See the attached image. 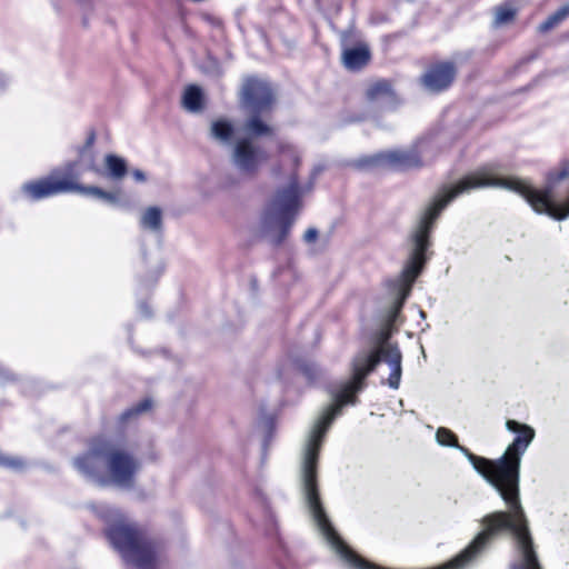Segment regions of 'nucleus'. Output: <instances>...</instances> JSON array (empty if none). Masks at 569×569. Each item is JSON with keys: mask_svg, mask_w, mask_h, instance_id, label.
I'll use <instances>...</instances> for the list:
<instances>
[{"mask_svg": "<svg viewBox=\"0 0 569 569\" xmlns=\"http://www.w3.org/2000/svg\"><path fill=\"white\" fill-rule=\"evenodd\" d=\"M73 466L88 480L100 486L112 483L130 489L140 462L117 442L100 437L91 441L86 453L73 459Z\"/></svg>", "mask_w": 569, "mask_h": 569, "instance_id": "f257e3e1", "label": "nucleus"}, {"mask_svg": "<svg viewBox=\"0 0 569 569\" xmlns=\"http://www.w3.org/2000/svg\"><path fill=\"white\" fill-rule=\"evenodd\" d=\"M303 190L296 172H291L286 187L279 188L261 217V232L272 246H280L288 237L301 208Z\"/></svg>", "mask_w": 569, "mask_h": 569, "instance_id": "f03ea898", "label": "nucleus"}, {"mask_svg": "<svg viewBox=\"0 0 569 569\" xmlns=\"http://www.w3.org/2000/svg\"><path fill=\"white\" fill-rule=\"evenodd\" d=\"M107 537L127 563L137 569H154L158 546L136 525H113L107 529Z\"/></svg>", "mask_w": 569, "mask_h": 569, "instance_id": "7ed1b4c3", "label": "nucleus"}, {"mask_svg": "<svg viewBox=\"0 0 569 569\" xmlns=\"http://www.w3.org/2000/svg\"><path fill=\"white\" fill-rule=\"evenodd\" d=\"M431 141L421 139L408 149H396L379 152L372 157L362 159L361 167H385L391 170L405 171L420 168L425 159H429Z\"/></svg>", "mask_w": 569, "mask_h": 569, "instance_id": "20e7f679", "label": "nucleus"}, {"mask_svg": "<svg viewBox=\"0 0 569 569\" xmlns=\"http://www.w3.org/2000/svg\"><path fill=\"white\" fill-rule=\"evenodd\" d=\"M77 163L69 162L62 169L52 171L48 177L26 182L21 186V192L32 201H38L60 193L70 192L73 179H79Z\"/></svg>", "mask_w": 569, "mask_h": 569, "instance_id": "39448f33", "label": "nucleus"}, {"mask_svg": "<svg viewBox=\"0 0 569 569\" xmlns=\"http://www.w3.org/2000/svg\"><path fill=\"white\" fill-rule=\"evenodd\" d=\"M240 99L249 113L270 112L274 103V92L267 80L248 77L243 80Z\"/></svg>", "mask_w": 569, "mask_h": 569, "instance_id": "423d86ee", "label": "nucleus"}, {"mask_svg": "<svg viewBox=\"0 0 569 569\" xmlns=\"http://www.w3.org/2000/svg\"><path fill=\"white\" fill-rule=\"evenodd\" d=\"M268 159V152L263 148L254 144L250 138H241L233 144L231 161L242 174H256Z\"/></svg>", "mask_w": 569, "mask_h": 569, "instance_id": "0eeeda50", "label": "nucleus"}, {"mask_svg": "<svg viewBox=\"0 0 569 569\" xmlns=\"http://www.w3.org/2000/svg\"><path fill=\"white\" fill-rule=\"evenodd\" d=\"M456 76V68L451 62H441L430 67L421 77V83L431 92L446 90Z\"/></svg>", "mask_w": 569, "mask_h": 569, "instance_id": "6e6552de", "label": "nucleus"}, {"mask_svg": "<svg viewBox=\"0 0 569 569\" xmlns=\"http://www.w3.org/2000/svg\"><path fill=\"white\" fill-rule=\"evenodd\" d=\"M287 369H293L301 372L309 382L317 381L322 373L320 368L313 362L303 359H291L288 361V363H284L281 366V368H279V379H284V370Z\"/></svg>", "mask_w": 569, "mask_h": 569, "instance_id": "1a4fd4ad", "label": "nucleus"}, {"mask_svg": "<svg viewBox=\"0 0 569 569\" xmlns=\"http://www.w3.org/2000/svg\"><path fill=\"white\" fill-rule=\"evenodd\" d=\"M209 136L220 144H231L234 137V126L228 119H217L211 122Z\"/></svg>", "mask_w": 569, "mask_h": 569, "instance_id": "9d476101", "label": "nucleus"}, {"mask_svg": "<svg viewBox=\"0 0 569 569\" xmlns=\"http://www.w3.org/2000/svg\"><path fill=\"white\" fill-rule=\"evenodd\" d=\"M370 59L369 49L366 46L346 49L342 53L343 64L349 70H358L366 66Z\"/></svg>", "mask_w": 569, "mask_h": 569, "instance_id": "9b49d317", "label": "nucleus"}, {"mask_svg": "<svg viewBox=\"0 0 569 569\" xmlns=\"http://www.w3.org/2000/svg\"><path fill=\"white\" fill-rule=\"evenodd\" d=\"M266 113L267 112L250 113L242 127L243 131L249 136L248 138H258L272 133V128L262 119Z\"/></svg>", "mask_w": 569, "mask_h": 569, "instance_id": "f8f14e48", "label": "nucleus"}, {"mask_svg": "<svg viewBox=\"0 0 569 569\" xmlns=\"http://www.w3.org/2000/svg\"><path fill=\"white\" fill-rule=\"evenodd\" d=\"M140 226L143 229L160 232L162 229V211L158 207H149L140 218Z\"/></svg>", "mask_w": 569, "mask_h": 569, "instance_id": "ddd939ff", "label": "nucleus"}, {"mask_svg": "<svg viewBox=\"0 0 569 569\" xmlns=\"http://www.w3.org/2000/svg\"><path fill=\"white\" fill-rule=\"evenodd\" d=\"M203 93L200 87L196 84L188 86L184 90L182 102L183 107L191 111L198 112L202 109Z\"/></svg>", "mask_w": 569, "mask_h": 569, "instance_id": "4468645a", "label": "nucleus"}, {"mask_svg": "<svg viewBox=\"0 0 569 569\" xmlns=\"http://www.w3.org/2000/svg\"><path fill=\"white\" fill-rule=\"evenodd\" d=\"M511 537L513 540V547H515L517 561L510 563L508 569H541L539 560H538V556H537V552L535 549L533 539L531 538V543H530V549L533 553V556H532L533 559L527 561V559L518 550L516 538L513 536H511Z\"/></svg>", "mask_w": 569, "mask_h": 569, "instance_id": "2eb2a0df", "label": "nucleus"}, {"mask_svg": "<svg viewBox=\"0 0 569 569\" xmlns=\"http://www.w3.org/2000/svg\"><path fill=\"white\" fill-rule=\"evenodd\" d=\"M73 184L76 187L72 188L70 192H80V193L89 194V196L96 197V198H98L100 200H103L106 202H109V203H117L118 202V198H117V196L114 193L104 191V190H102L99 187H94V186L84 187V186H81V184L78 183V179H73Z\"/></svg>", "mask_w": 569, "mask_h": 569, "instance_id": "dca6fc26", "label": "nucleus"}, {"mask_svg": "<svg viewBox=\"0 0 569 569\" xmlns=\"http://www.w3.org/2000/svg\"><path fill=\"white\" fill-rule=\"evenodd\" d=\"M368 99L371 101H391L393 99V92L391 84L381 80L373 83L367 91Z\"/></svg>", "mask_w": 569, "mask_h": 569, "instance_id": "f3484780", "label": "nucleus"}, {"mask_svg": "<svg viewBox=\"0 0 569 569\" xmlns=\"http://www.w3.org/2000/svg\"><path fill=\"white\" fill-rule=\"evenodd\" d=\"M108 176L113 180H120L127 174V163L123 158L116 154H107L104 158Z\"/></svg>", "mask_w": 569, "mask_h": 569, "instance_id": "a211bd4d", "label": "nucleus"}, {"mask_svg": "<svg viewBox=\"0 0 569 569\" xmlns=\"http://www.w3.org/2000/svg\"><path fill=\"white\" fill-rule=\"evenodd\" d=\"M569 17V6H563L555 13L549 16L540 26L539 31L541 33H546L557 26H559L562 21H565Z\"/></svg>", "mask_w": 569, "mask_h": 569, "instance_id": "6ab92c4d", "label": "nucleus"}, {"mask_svg": "<svg viewBox=\"0 0 569 569\" xmlns=\"http://www.w3.org/2000/svg\"><path fill=\"white\" fill-rule=\"evenodd\" d=\"M436 440L440 446L455 447V448L459 449L466 456V451H463V450H468V449L458 443L457 437L451 430H449L445 427L438 428L437 432H436Z\"/></svg>", "mask_w": 569, "mask_h": 569, "instance_id": "aec40b11", "label": "nucleus"}, {"mask_svg": "<svg viewBox=\"0 0 569 569\" xmlns=\"http://www.w3.org/2000/svg\"><path fill=\"white\" fill-rule=\"evenodd\" d=\"M517 10L508 4L500 6L495 11L493 26L501 27L513 20Z\"/></svg>", "mask_w": 569, "mask_h": 569, "instance_id": "412c9836", "label": "nucleus"}, {"mask_svg": "<svg viewBox=\"0 0 569 569\" xmlns=\"http://www.w3.org/2000/svg\"><path fill=\"white\" fill-rule=\"evenodd\" d=\"M152 403L150 399H143L138 405L127 409L120 416V422L124 423L132 418H136L138 415L148 411L151 408Z\"/></svg>", "mask_w": 569, "mask_h": 569, "instance_id": "4be33fe9", "label": "nucleus"}, {"mask_svg": "<svg viewBox=\"0 0 569 569\" xmlns=\"http://www.w3.org/2000/svg\"><path fill=\"white\" fill-rule=\"evenodd\" d=\"M279 152L281 157V162L290 161L292 162V167L297 168L300 161L299 153L297 149L288 143L279 144Z\"/></svg>", "mask_w": 569, "mask_h": 569, "instance_id": "5701e85b", "label": "nucleus"}, {"mask_svg": "<svg viewBox=\"0 0 569 569\" xmlns=\"http://www.w3.org/2000/svg\"><path fill=\"white\" fill-rule=\"evenodd\" d=\"M0 466L13 470H20L24 467V461L18 457H7L0 453Z\"/></svg>", "mask_w": 569, "mask_h": 569, "instance_id": "b1692460", "label": "nucleus"}, {"mask_svg": "<svg viewBox=\"0 0 569 569\" xmlns=\"http://www.w3.org/2000/svg\"><path fill=\"white\" fill-rule=\"evenodd\" d=\"M317 238H318V230L315 228H309L303 234V240L308 243L316 241Z\"/></svg>", "mask_w": 569, "mask_h": 569, "instance_id": "393cba45", "label": "nucleus"}, {"mask_svg": "<svg viewBox=\"0 0 569 569\" xmlns=\"http://www.w3.org/2000/svg\"><path fill=\"white\" fill-rule=\"evenodd\" d=\"M11 380H13V375L8 369L0 366V383H6Z\"/></svg>", "mask_w": 569, "mask_h": 569, "instance_id": "a878e982", "label": "nucleus"}, {"mask_svg": "<svg viewBox=\"0 0 569 569\" xmlns=\"http://www.w3.org/2000/svg\"><path fill=\"white\" fill-rule=\"evenodd\" d=\"M131 173L137 182H144L147 180L144 172L139 169L133 170Z\"/></svg>", "mask_w": 569, "mask_h": 569, "instance_id": "bb28decb", "label": "nucleus"}, {"mask_svg": "<svg viewBox=\"0 0 569 569\" xmlns=\"http://www.w3.org/2000/svg\"><path fill=\"white\" fill-rule=\"evenodd\" d=\"M139 312H140V315H141L142 317H144V318H148V317H150V316H151V311H150V309H149V307L147 306V303H146V302H141V303L139 305Z\"/></svg>", "mask_w": 569, "mask_h": 569, "instance_id": "cd10ccee", "label": "nucleus"}, {"mask_svg": "<svg viewBox=\"0 0 569 569\" xmlns=\"http://www.w3.org/2000/svg\"><path fill=\"white\" fill-rule=\"evenodd\" d=\"M7 80V77L2 73H0V89H4V82Z\"/></svg>", "mask_w": 569, "mask_h": 569, "instance_id": "c85d7f7f", "label": "nucleus"}, {"mask_svg": "<svg viewBox=\"0 0 569 569\" xmlns=\"http://www.w3.org/2000/svg\"><path fill=\"white\" fill-rule=\"evenodd\" d=\"M320 171H321V168H315L313 172H312V178H316Z\"/></svg>", "mask_w": 569, "mask_h": 569, "instance_id": "c756f323", "label": "nucleus"}, {"mask_svg": "<svg viewBox=\"0 0 569 569\" xmlns=\"http://www.w3.org/2000/svg\"><path fill=\"white\" fill-rule=\"evenodd\" d=\"M269 429H271V421H269ZM269 432H271V430H269ZM269 437H270V433H268V437H266L264 439V446H267L268 441H269Z\"/></svg>", "mask_w": 569, "mask_h": 569, "instance_id": "7c9ffc66", "label": "nucleus"}, {"mask_svg": "<svg viewBox=\"0 0 569 569\" xmlns=\"http://www.w3.org/2000/svg\"><path fill=\"white\" fill-rule=\"evenodd\" d=\"M89 169L92 171H98L93 163L90 164Z\"/></svg>", "mask_w": 569, "mask_h": 569, "instance_id": "2f4dec72", "label": "nucleus"}]
</instances>
